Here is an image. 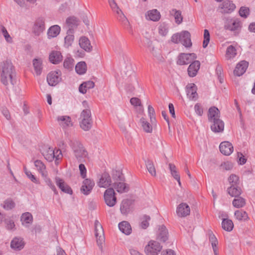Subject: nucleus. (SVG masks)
<instances>
[{
  "label": "nucleus",
  "mask_w": 255,
  "mask_h": 255,
  "mask_svg": "<svg viewBox=\"0 0 255 255\" xmlns=\"http://www.w3.org/2000/svg\"><path fill=\"white\" fill-rule=\"evenodd\" d=\"M0 81L4 86L9 84L13 85L15 83V71L11 61L6 60L0 64Z\"/></svg>",
  "instance_id": "1"
},
{
  "label": "nucleus",
  "mask_w": 255,
  "mask_h": 255,
  "mask_svg": "<svg viewBox=\"0 0 255 255\" xmlns=\"http://www.w3.org/2000/svg\"><path fill=\"white\" fill-rule=\"evenodd\" d=\"M208 113V120L213 123L211 126L212 130L215 132L223 131L224 128V124L219 119L220 111L218 109L215 107H212L209 109Z\"/></svg>",
  "instance_id": "2"
},
{
  "label": "nucleus",
  "mask_w": 255,
  "mask_h": 255,
  "mask_svg": "<svg viewBox=\"0 0 255 255\" xmlns=\"http://www.w3.org/2000/svg\"><path fill=\"white\" fill-rule=\"evenodd\" d=\"M80 126L85 131L89 130L93 124L91 111L89 109L83 110L80 117Z\"/></svg>",
  "instance_id": "3"
},
{
  "label": "nucleus",
  "mask_w": 255,
  "mask_h": 255,
  "mask_svg": "<svg viewBox=\"0 0 255 255\" xmlns=\"http://www.w3.org/2000/svg\"><path fill=\"white\" fill-rule=\"evenodd\" d=\"M171 41L175 43H181L186 47L192 45L191 35L188 31H183L181 33L174 34L171 37Z\"/></svg>",
  "instance_id": "4"
},
{
  "label": "nucleus",
  "mask_w": 255,
  "mask_h": 255,
  "mask_svg": "<svg viewBox=\"0 0 255 255\" xmlns=\"http://www.w3.org/2000/svg\"><path fill=\"white\" fill-rule=\"evenodd\" d=\"M71 146L72 148L74 155L79 162L84 161L88 153L81 143L77 140L72 141Z\"/></svg>",
  "instance_id": "5"
},
{
  "label": "nucleus",
  "mask_w": 255,
  "mask_h": 255,
  "mask_svg": "<svg viewBox=\"0 0 255 255\" xmlns=\"http://www.w3.org/2000/svg\"><path fill=\"white\" fill-rule=\"evenodd\" d=\"M242 23L238 19H228L224 25V28L234 32L235 36L238 35L240 33Z\"/></svg>",
  "instance_id": "6"
},
{
  "label": "nucleus",
  "mask_w": 255,
  "mask_h": 255,
  "mask_svg": "<svg viewBox=\"0 0 255 255\" xmlns=\"http://www.w3.org/2000/svg\"><path fill=\"white\" fill-rule=\"evenodd\" d=\"M104 199L106 205L110 207H113L116 204L117 199L113 188H109L105 190Z\"/></svg>",
  "instance_id": "7"
},
{
  "label": "nucleus",
  "mask_w": 255,
  "mask_h": 255,
  "mask_svg": "<svg viewBox=\"0 0 255 255\" xmlns=\"http://www.w3.org/2000/svg\"><path fill=\"white\" fill-rule=\"evenodd\" d=\"M95 228L97 245L101 251H103V244L105 242L104 230L101 224L98 220L95 222Z\"/></svg>",
  "instance_id": "8"
},
{
  "label": "nucleus",
  "mask_w": 255,
  "mask_h": 255,
  "mask_svg": "<svg viewBox=\"0 0 255 255\" xmlns=\"http://www.w3.org/2000/svg\"><path fill=\"white\" fill-rule=\"evenodd\" d=\"M162 250L160 244L154 241H150L145 247L144 251L146 255H157Z\"/></svg>",
  "instance_id": "9"
},
{
  "label": "nucleus",
  "mask_w": 255,
  "mask_h": 255,
  "mask_svg": "<svg viewBox=\"0 0 255 255\" xmlns=\"http://www.w3.org/2000/svg\"><path fill=\"white\" fill-rule=\"evenodd\" d=\"M197 58L195 53H180L178 56L177 64L180 65H187Z\"/></svg>",
  "instance_id": "10"
},
{
  "label": "nucleus",
  "mask_w": 255,
  "mask_h": 255,
  "mask_svg": "<svg viewBox=\"0 0 255 255\" xmlns=\"http://www.w3.org/2000/svg\"><path fill=\"white\" fill-rule=\"evenodd\" d=\"M236 8L235 4L232 1L226 0L221 3L219 6L220 12L223 14L230 13Z\"/></svg>",
  "instance_id": "11"
},
{
  "label": "nucleus",
  "mask_w": 255,
  "mask_h": 255,
  "mask_svg": "<svg viewBox=\"0 0 255 255\" xmlns=\"http://www.w3.org/2000/svg\"><path fill=\"white\" fill-rule=\"evenodd\" d=\"M60 70L52 71L47 76V81L50 86L56 85L61 80Z\"/></svg>",
  "instance_id": "12"
},
{
  "label": "nucleus",
  "mask_w": 255,
  "mask_h": 255,
  "mask_svg": "<svg viewBox=\"0 0 255 255\" xmlns=\"http://www.w3.org/2000/svg\"><path fill=\"white\" fill-rule=\"evenodd\" d=\"M146 44L153 56H154L157 60L163 61L164 59L161 55L160 49L155 47L152 44V42L149 39H146Z\"/></svg>",
  "instance_id": "13"
},
{
  "label": "nucleus",
  "mask_w": 255,
  "mask_h": 255,
  "mask_svg": "<svg viewBox=\"0 0 255 255\" xmlns=\"http://www.w3.org/2000/svg\"><path fill=\"white\" fill-rule=\"evenodd\" d=\"M176 212L178 217H185L190 215V208L186 203H181L177 206Z\"/></svg>",
  "instance_id": "14"
},
{
  "label": "nucleus",
  "mask_w": 255,
  "mask_h": 255,
  "mask_svg": "<svg viewBox=\"0 0 255 255\" xmlns=\"http://www.w3.org/2000/svg\"><path fill=\"white\" fill-rule=\"evenodd\" d=\"M45 29V22L44 20L39 18L37 19L33 26L32 32L36 36H39Z\"/></svg>",
  "instance_id": "15"
},
{
  "label": "nucleus",
  "mask_w": 255,
  "mask_h": 255,
  "mask_svg": "<svg viewBox=\"0 0 255 255\" xmlns=\"http://www.w3.org/2000/svg\"><path fill=\"white\" fill-rule=\"evenodd\" d=\"M94 185L95 182L93 180L88 178L85 179L81 187V192L84 195H87L91 193Z\"/></svg>",
  "instance_id": "16"
},
{
  "label": "nucleus",
  "mask_w": 255,
  "mask_h": 255,
  "mask_svg": "<svg viewBox=\"0 0 255 255\" xmlns=\"http://www.w3.org/2000/svg\"><path fill=\"white\" fill-rule=\"evenodd\" d=\"M186 88L188 97L190 100L196 101L198 99L197 88L196 85L194 83L188 84Z\"/></svg>",
  "instance_id": "17"
},
{
  "label": "nucleus",
  "mask_w": 255,
  "mask_h": 255,
  "mask_svg": "<svg viewBox=\"0 0 255 255\" xmlns=\"http://www.w3.org/2000/svg\"><path fill=\"white\" fill-rule=\"evenodd\" d=\"M55 179L57 186L62 192L70 195L72 194L73 191L71 188L63 179L58 177H56Z\"/></svg>",
  "instance_id": "18"
},
{
  "label": "nucleus",
  "mask_w": 255,
  "mask_h": 255,
  "mask_svg": "<svg viewBox=\"0 0 255 255\" xmlns=\"http://www.w3.org/2000/svg\"><path fill=\"white\" fill-rule=\"evenodd\" d=\"M249 66V63L246 61H241L239 63L234 71V75L237 76H242L246 71Z\"/></svg>",
  "instance_id": "19"
},
{
  "label": "nucleus",
  "mask_w": 255,
  "mask_h": 255,
  "mask_svg": "<svg viewBox=\"0 0 255 255\" xmlns=\"http://www.w3.org/2000/svg\"><path fill=\"white\" fill-rule=\"evenodd\" d=\"M191 63L187 70L188 74L190 77H194L197 75L200 69V62L199 61L194 60Z\"/></svg>",
  "instance_id": "20"
},
{
  "label": "nucleus",
  "mask_w": 255,
  "mask_h": 255,
  "mask_svg": "<svg viewBox=\"0 0 255 255\" xmlns=\"http://www.w3.org/2000/svg\"><path fill=\"white\" fill-rule=\"evenodd\" d=\"M219 148L221 152L225 155H230L233 152L234 149L232 143L229 141L221 142Z\"/></svg>",
  "instance_id": "21"
},
{
  "label": "nucleus",
  "mask_w": 255,
  "mask_h": 255,
  "mask_svg": "<svg viewBox=\"0 0 255 255\" xmlns=\"http://www.w3.org/2000/svg\"><path fill=\"white\" fill-rule=\"evenodd\" d=\"M111 183L112 180L110 175L109 173L104 172L101 175L99 182H98V185L100 187L106 188L111 185Z\"/></svg>",
  "instance_id": "22"
},
{
  "label": "nucleus",
  "mask_w": 255,
  "mask_h": 255,
  "mask_svg": "<svg viewBox=\"0 0 255 255\" xmlns=\"http://www.w3.org/2000/svg\"><path fill=\"white\" fill-rule=\"evenodd\" d=\"M24 242L21 238L15 237L10 243V247L16 251H20L24 247Z\"/></svg>",
  "instance_id": "23"
},
{
  "label": "nucleus",
  "mask_w": 255,
  "mask_h": 255,
  "mask_svg": "<svg viewBox=\"0 0 255 255\" xmlns=\"http://www.w3.org/2000/svg\"><path fill=\"white\" fill-rule=\"evenodd\" d=\"M168 239V230L164 225L159 227L157 239L162 242H165Z\"/></svg>",
  "instance_id": "24"
},
{
  "label": "nucleus",
  "mask_w": 255,
  "mask_h": 255,
  "mask_svg": "<svg viewBox=\"0 0 255 255\" xmlns=\"http://www.w3.org/2000/svg\"><path fill=\"white\" fill-rule=\"evenodd\" d=\"M63 56L60 51H52L49 57L50 62L54 64H57L62 61Z\"/></svg>",
  "instance_id": "25"
},
{
  "label": "nucleus",
  "mask_w": 255,
  "mask_h": 255,
  "mask_svg": "<svg viewBox=\"0 0 255 255\" xmlns=\"http://www.w3.org/2000/svg\"><path fill=\"white\" fill-rule=\"evenodd\" d=\"M131 204L132 202L130 200L128 199H124L120 206L121 213L124 215H127L129 213Z\"/></svg>",
  "instance_id": "26"
},
{
  "label": "nucleus",
  "mask_w": 255,
  "mask_h": 255,
  "mask_svg": "<svg viewBox=\"0 0 255 255\" xmlns=\"http://www.w3.org/2000/svg\"><path fill=\"white\" fill-rule=\"evenodd\" d=\"M79 45L81 48L87 52L92 51V46L91 45L90 41L89 39L85 36H83L80 38L79 40Z\"/></svg>",
  "instance_id": "27"
},
{
  "label": "nucleus",
  "mask_w": 255,
  "mask_h": 255,
  "mask_svg": "<svg viewBox=\"0 0 255 255\" xmlns=\"http://www.w3.org/2000/svg\"><path fill=\"white\" fill-rule=\"evenodd\" d=\"M57 121H58L60 126L64 128L71 127L73 125L71 119L69 116H59L57 118Z\"/></svg>",
  "instance_id": "28"
},
{
  "label": "nucleus",
  "mask_w": 255,
  "mask_h": 255,
  "mask_svg": "<svg viewBox=\"0 0 255 255\" xmlns=\"http://www.w3.org/2000/svg\"><path fill=\"white\" fill-rule=\"evenodd\" d=\"M160 12L157 9H152L147 11L146 14L147 19L153 21H158L160 18Z\"/></svg>",
  "instance_id": "29"
},
{
  "label": "nucleus",
  "mask_w": 255,
  "mask_h": 255,
  "mask_svg": "<svg viewBox=\"0 0 255 255\" xmlns=\"http://www.w3.org/2000/svg\"><path fill=\"white\" fill-rule=\"evenodd\" d=\"M120 230L124 234L128 235L131 233V228L129 223L127 221H123L119 224Z\"/></svg>",
  "instance_id": "30"
},
{
  "label": "nucleus",
  "mask_w": 255,
  "mask_h": 255,
  "mask_svg": "<svg viewBox=\"0 0 255 255\" xmlns=\"http://www.w3.org/2000/svg\"><path fill=\"white\" fill-rule=\"evenodd\" d=\"M113 186L120 193L127 192L129 190V187L123 181L115 182Z\"/></svg>",
  "instance_id": "31"
},
{
  "label": "nucleus",
  "mask_w": 255,
  "mask_h": 255,
  "mask_svg": "<svg viewBox=\"0 0 255 255\" xmlns=\"http://www.w3.org/2000/svg\"><path fill=\"white\" fill-rule=\"evenodd\" d=\"M21 221L23 226L26 227H28L29 225L32 224L33 217L30 213L26 212L22 215Z\"/></svg>",
  "instance_id": "32"
},
{
  "label": "nucleus",
  "mask_w": 255,
  "mask_h": 255,
  "mask_svg": "<svg viewBox=\"0 0 255 255\" xmlns=\"http://www.w3.org/2000/svg\"><path fill=\"white\" fill-rule=\"evenodd\" d=\"M73 32L74 30L72 28H69L67 31V35L65 37V46L67 48L71 46L74 41Z\"/></svg>",
  "instance_id": "33"
},
{
  "label": "nucleus",
  "mask_w": 255,
  "mask_h": 255,
  "mask_svg": "<svg viewBox=\"0 0 255 255\" xmlns=\"http://www.w3.org/2000/svg\"><path fill=\"white\" fill-rule=\"evenodd\" d=\"M60 27L57 25L51 26L48 30L47 35L49 38L56 37L60 32Z\"/></svg>",
  "instance_id": "34"
},
{
  "label": "nucleus",
  "mask_w": 255,
  "mask_h": 255,
  "mask_svg": "<svg viewBox=\"0 0 255 255\" xmlns=\"http://www.w3.org/2000/svg\"><path fill=\"white\" fill-rule=\"evenodd\" d=\"M228 192L231 196L237 198L241 195L242 190L237 185L232 184L231 186L228 188Z\"/></svg>",
  "instance_id": "35"
},
{
  "label": "nucleus",
  "mask_w": 255,
  "mask_h": 255,
  "mask_svg": "<svg viewBox=\"0 0 255 255\" xmlns=\"http://www.w3.org/2000/svg\"><path fill=\"white\" fill-rule=\"evenodd\" d=\"M35 166L36 167L37 170L41 173L42 176L46 177L47 173L45 170L46 167L44 164L39 160H37L34 162Z\"/></svg>",
  "instance_id": "36"
},
{
  "label": "nucleus",
  "mask_w": 255,
  "mask_h": 255,
  "mask_svg": "<svg viewBox=\"0 0 255 255\" xmlns=\"http://www.w3.org/2000/svg\"><path fill=\"white\" fill-rule=\"evenodd\" d=\"M222 228L228 232L232 231L234 228V224L232 220L228 219H223L222 222Z\"/></svg>",
  "instance_id": "37"
},
{
  "label": "nucleus",
  "mask_w": 255,
  "mask_h": 255,
  "mask_svg": "<svg viewBox=\"0 0 255 255\" xmlns=\"http://www.w3.org/2000/svg\"><path fill=\"white\" fill-rule=\"evenodd\" d=\"M140 122L141 124L143 129L145 132L151 133L152 131V126L149 123L146 121L145 118H141Z\"/></svg>",
  "instance_id": "38"
},
{
  "label": "nucleus",
  "mask_w": 255,
  "mask_h": 255,
  "mask_svg": "<svg viewBox=\"0 0 255 255\" xmlns=\"http://www.w3.org/2000/svg\"><path fill=\"white\" fill-rule=\"evenodd\" d=\"M87 70V65L85 62H80L75 66V71L80 75L84 74Z\"/></svg>",
  "instance_id": "39"
},
{
  "label": "nucleus",
  "mask_w": 255,
  "mask_h": 255,
  "mask_svg": "<svg viewBox=\"0 0 255 255\" xmlns=\"http://www.w3.org/2000/svg\"><path fill=\"white\" fill-rule=\"evenodd\" d=\"M235 216L239 221H246L249 218L247 212L242 210L236 211Z\"/></svg>",
  "instance_id": "40"
},
{
  "label": "nucleus",
  "mask_w": 255,
  "mask_h": 255,
  "mask_svg": "<svg viewBox=\"0 0 255 255\" xmlns=\"http://www.w3.org/2000/svg\"><path fill=\"white\" fill-rule=\"evenodd\" d=\"M145 165L146 168L149 172V173L153 176H156V170L153 164V162L147 159L145 161Z\"/></svg>",
  "instance_id": "41"
},
{
  "label": "nucleus",
  "mask_w": 255,
  "mask_h": 255,
  "mask_svg": "<svg viewBox=\"0 0 255 255\" xmlns=\"http://www.w3.org/2000/svg\"><path fill=\"white\" fill-rule=\"evenodd\" d=\"M170 13L174 15L175 22L177 24H179L182 22L183 17L181 15V12L180 10L173 9L170 11Z\"/></svg>",
  "instance_id": "42"
},
{
  "label": "nucleus",
  "mask_w": 255,
  "mask_h": 255,
  "mask_svg": "<svg viewBox=\"0 0 255 255\" xmlns=\"http://www.w3.org/2000/svg\"><path fill=\"white\" fill-rule=\"evenodd\" d=\"M246 204V201L244 198L238 196L235 198L233 201V205L237 208L244 207Z\"/></svg>",
  "instance_id": "43"
},
{
  "label": "nucleus",
  "mask_w": 255,
  "mask_h": 255,
  "mask_svg": "<svg viewBox=\"0 0 255 255\" xmlns=\"http://www.w3.org/2000/svg\"><path fill=\"white\" fill-rule=\"evenodd\" d=\"M33 65L35 73L39 75L42 71V61L40 59H34L33 60Z\"/></svg>",
  "instance_id": "44"
},
{
  "label": "nucleus",
  "mask_w": 255,
  "mask_h": 255,
  "mask_svg": "<svg viewBox=\"0 0 255 255\" xmlns=\"http://www.w3.org/2000/svg\"><path fill=\"white\" fill-rule=\"evenodd\" d=\"M54 150L52 148L49 149L43 153L44 158L49 162H51L55 158Z\"/></svg>",
  "instance_id": "45"
},
{
  "label": "nucleus",
  "mask_w": 255,
  "mask_h": 255,
  "mask_svg": "<svg viewBox=\"0 0 255 255\" xmlns=\"http://www.w3.org/2000/svg\"><path fill=\"white\" fill-rule=\"evenodd\" d=\"M233 167V164L230 161H226L221 163L219 166V169L221 171H229Z\"/></svg>",
  "instance_id": "46"
},
{
  "label": "nucleus",
  "mask_w": 255,
  "mask_h": 255,
  "mask_svg": "<svg viewBox=\"0 0 255 255\" xmlns=\"http://www.w3.org/2000/svg\"><path fill=\"white\" fill-rule=\"evenodd\" d=\"M148 114L150 118L151 124L152 125L155 124L156 121L155 116V111L151 105H149L148 106Z\"/></svg>",
  "instance_id": "47"
},
{
  "label": "nucleus",
  "mask_w": 255,
  "mask_h": 255,
  "mask_svg": "<svg viewBox=\"0 0 255 255\" xmlns=\"http://www.w3.org/2000/svg\"><path fill=\"white\" fill-rule=\"evenodd\" d=\"M15 207V203L10 198L7 199L3 202V207L7 210H11Z\"/></svg>",
  "instance_id": "48"
},
{
  "label": "nucleus",
  "mask_w": 255,
  "mask_h": 255,
  "mask_svg": "<svg viewBox=\"0 0 255 255\" xmlns=\"http://www.w3.org/2000/svg\"><path fill=\"white\" fill-rule=\"evenodd\" d=\"M0 28L1 33H2L5 40L8 43H12V39L8 33L6 28L2 24H0Z\"/></svg>",
  "instance_id": "49"
},
{
  "label": "nucleus",
  "mask_w": 255,
  "mask_h": 255,
  "mask_svg": "<svg viewBox=\"0 0 255 255\" xmlns=\"http://www.w3.org/2000/svg\"><path fill=\"white\" fill-rule=\"evenodd\" d=\"M74 60L70 57H67L63 63V66L65 68L71 70L74 66Z\"/></svg>",
  "instance_id": "50"
},
{
  "label": "nucleus",
  "mask_w": 255,
  "mask_h": 255,
  "mask_svg": "<svg viewBox=\"0 0 255 255\" xmlns=\"http://www.w3.org/2000/svg\"><path fill=\"white\" fill-rule=\"evenodd\" d=\"M168 166L169 170L170 171L171 174L174 179H177V178L180 177V175L179 174L177 170L176 167L174 164L169 163L168 164Z\"/></svg>",
  "instance_id": "51"
},
{
  "label": "nucleus",
  "mask_w": 255,
  "mask_h": 255,
  "mask_svg": "<svg viewBox=\"0 0 255 255\" xmlns=\"http://www.w3.org/2000/svg\"><path fill=\"white\" fill-rule=\"evenodd\" d=\"M113 178L115 182L124 181V178L123 174L120 171L116 170L113 174Z\"/></svg>",
  "instance_id": "52"
},
{
  "label": "nucleus",
  "mask_w": 255,
  "mask_h": 255,
  "mask_svg": "<svg viewBox=\"0 0 255 255\" xmlns=\"http://www.w3.org/2000/svg\"><path fill=\"white\" fill-rule=\"evenodd\" d=\"M150 220V217L146 215H144L141 219V227L142 229H145L149 226L148 221Z\"/></svg>",
  "instance_id": "53"
},
{
  "label": "nucleus",
  "mask_w": 255,
  "mask_h": 255,
  "mask_svg": "<svg viewBox=\"0 0 255 255\" xmlns=\"http://www.w3.org/2000/svg\"><path fill=\"white\" fill-rule=\"evenodd\" d=\"M210 36L208 30L205 29L204 31V40L203 42V47L206 48L210 41Z\"/></svg>",
  "instance_id": "54"
},
{
  "label": "nucleus",
  "mask_w": 255,
  "mask_h": 255,
  "mask_svg": "<svg viewBox=\"0 0 255 255\" xmlns=\"http://www.w3.org/2000/svg\"><path fill=\"white\" fill-rule=\"evenodd\" d=\"M168 32V29L166 25L162 24L159 25L158 27V32L160 35L165 36Z\"/></svg>",
  "instance_id": "55"
},
{
  "label": "nucleus",
  "mask_w": 255,
  "mask_h": 255,
  "mask_svg": "<svg viewBox=\"0 0 255 255\" xmlns=\"http://www.w3.org/2000/svg\"><path fill=\"white\" fill-rule=\"evenodd\" d=\"M240 15L244 18H247L249 15L250 9L248 7L242 6L239 10Z\"/></svg>",
  "instance_id": "56"
},
{
  "label": "nucleus",
  "mask_w": 255,
  "mask_h": 255,
  "mask_svg": "<svg viewBox=\"0 0 255 255\" xmlns=\"http://www.w3.org/2000/svg\"><path fill=\"white\" fill-rule=\"evenodd\" d=\"M25 170V173L27 175V176L30 179V180L33 182V183H35L36 184H39V181L38 179H37L36 177L33 175L31 172L29 171H28L26 169V168L24 169Z\"/></svg>",
  "instance_id": "57"
},
{
  "label": "nucleus",
  "mask_w": 255,
  "mask_h": 255,
  "mask_svg": "<svg viewBox=\"0 0 255 255\" xmlns=\"http://www.w3.org/2000/svg\"><path fill=\"white\" fill-rule=\"evenodd\" d=\"M66 23L69 26L77 25H78V19L74 16H71L68 17L66 19Z\"/></svg>",
  "instance_id": "58"
},
{
  "label": "nucleus",
  "mask_w": 255,
  "mask_h": 255,
  "mask_svg": "<svg viewBox=\"0 0 255 255\" xmlns=\"http://www.w3.org/2000/svg\"><path fill=\"white\" fill-rule=\"evenodd\" d=\"M209 241L211 242V245L214 246H215V245H217L218 244V241L215 236L212 232H210L209 233Z\"/></svg>",
  "instance_id": "59"
},
{
  "label": "nucleus",
  "mask_w": 255,
  "mask_h": 255,
  "mask_svg": "<svg viewBox=\"0 0 255 255\" xmlns=\"http://www.w3.org/2000/svg\"><path fill=\"white\" fill-rule=\"evenodd\" d=\"M229 181L231 185H237L239 182V177L235 174H231L229 177Z\"/></svg>",
  "instance_id": "60"
},
{
  "label": "nucleus",
  "mask_w": 255,
  "mask_h": 255,
  "mask_svg": "<svg viewBox=\"0 0 255 255\" xmlns=\"http://www.w3.org/2000/svg\"><path fill=\"white\" fill-rule=\"evenodd\" d=\"M216 74L221 83L223 82V76L222 75L223 69L221 67L218 66L216 69Z\"/></svg>",
  "instance_id": "61"
},
{
  "label": "nucleus",
  "mask_w": 255,
  "mask_h": 255,
  "mask_svg": "<svg viewBox=\"0 0 255 255\" xmlns=\"http://www.w3.org/2000/svg\"><path fill=\"white\" fill-rule=\"evenodd\" d=\"M6 228L8 230H12L15 227V224L13 220L10 219H6L5 220Z\"/></svg>",
  "instance_id": "62"
},
{
  "label": "nucleus",
  "mask_w": 255,
  "mask_h": 255,
  "mask_svg": "<svg viewBox=\"0 0 255 255\" xmlns=\"http://www.w3.org/2000/svg\"><path fill=\"white\" fill-rule=\"evenodd\" d=\"M236 51L235 48L233 46L230 45L227 48L226 53L228 55H232V57H234L236 55Z\"/></svg>",
  "instance_id": "63"
},
{
  "label": "nucleus",
  "mask_w": 255,
  "mask_h": 255,
  "mask_svg": "<svg viewBox=\"0 0 255 255\" xmlns=\"http://www.w3.org/2000/svg\"><path fill=\"white\" fill-rule=\"evenodd\" d=\"M80 174L82 178H85L86 177L87 170L83 164H80L79 166Z\"/></svg>",
  "instance_id": "64"
}]
</instances>
